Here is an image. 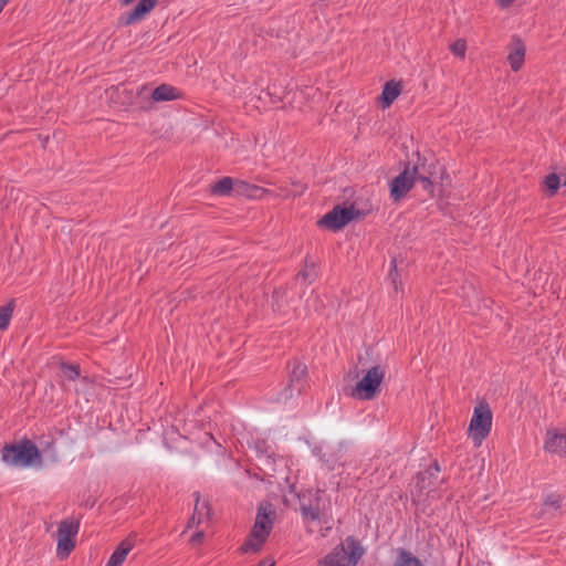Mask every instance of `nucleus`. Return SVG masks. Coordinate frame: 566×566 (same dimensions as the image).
I'll return each instance as SVG.
<instances>
[{
    "label": "nucleus",
    "mask_w": 566,
    "mask_h": 566,
    "mask_svg": "<svg viewBox=\"0 0 566 566\" xmlns=\"http://www.w3.org/2000/svg\"><path fill=\"white\" fill-rule=\"evenodd\" d=\"M63 375L70 380H75L80 377V367L77 365L62 364Z\"/></svg>",
    "instance_id": "obj_25"
},
{
    "label": "nucleus",
    "mask_w": 566,
    "mask_h": 566,
    "mask_svg": "<svg viewBox=\"0 0 566 566\" xmlns=\"http://www.w3.org/2000/svg\"><path fill=\"white\" fill-rule=\"evenodd\" d=\"M305 186L303 184H294L293 189L285 191L282 196L284 197H296L303 193Z\"/></svg>",
    "instance_id": "obj_27"
},
{
    "label": "nucleus",
    "mask_w": 566,
    "mask_h": 566,
    "mask_svg": "<svg viewBox=\"0 0 566 566\" xmlns=\"http://www.w3.org/2000/svg\"><path fill=\"white\" fill-rule=\"evenodd\" d=\"M302 516L304 522L307 524V531L313 532V528L311 526V523L316 522L319 520V512L317 509L313 506H305L303 505L301 507Z\"/></svg>",
    "instance_id": "obj_19"
},
{
    "label": "nucleus",
    "mask_w": 566,
    "mask_h": 566,
    "mask_svg": "<svg viewBox=\"0 0 566 566\" xmlns=\"http://www.w3.org/2000/svg\"><path fill=\"white\" fill-rule=\"evenodd\" d=\"M385 378V369L380 366L369 368L364 377L352 389L350 396L359 400H371L378 392Z\"/></svg>",
    "instance_id": "obj_4"
},
{
    "label": "nucleus",
    "mask_w": 566,
    "mask_h": 566,
    "mask_svg": "<svg viewBox=\"0 0 566 566\" xmlns=\"http://www.w3.org/2000/svg\"><path fill=\"white\" fill-rule=\"evenodd\" d=\"M418 167H406L390 182V197L394 201H399L412 188L417 180Z\"/></svg>",
    "instance_id": "obj_7"
},
{
    "label": "nucleus",
    "mask_w": 566,
    "mask_h": 566,
    "mask_svg": "<svg viewBox=\"0 0 566 566\" xmlns=\"http://www.w3.org/2000/svg\"><path fill=\"white\" fill-rule=\"evenodd\" d=\"M546 452L566 458V429L549 428L544 439Z\"/></svg>",
    "instance_id": "obj_9"
},
{
    "label": "nucleus",
    "mask_w": 566,
    "mask_h": 566,
    "mask_svg": "<svg viewBox=\"0 0 566 566\" xmlns=\"http://www.w3.org/2000/svg\"><path fill=\"white\" fill-rule=\"evenodd\" d=\"M400 83L395 81L387 82L380 95L381 107L384 109L389 107L394 103V101L400 95Z\"/></svg>",
    "instance_id": "obj_15"
},
{
    "label": "nucleus",
    "mask_w": 566,
    "mask_h": 566,
    "mask_svg": "<svg viewBox=\"0 0 566 566\" xmlns=\"http://www.w3.org/2000/svg\"><path fill=\"white\" fill-rule=\"evenodd\" d=\"M274 300H275V303H279V298L281 297V294L279 292H276L274 295H273ZM276 310H280V306L279 304H276Z\"/></svg>",
    "instance_id": "obj_32"
},
{
    "label": "nucleus",
    "mask_w": 566,
    "mask_h": 566,
    "mask_svg": "<svg viewBox=\"0 0 566 566\" xmlns=\"http://www.w3.org/2000/svg\"><path fill=\"white\" fill-rule=\"evenodd\" d=\"M395 270H396V264H395V262L392 261V262H391V271H390V274H389L390 276H392V272H394Z\"/></svg>",
    "instance_id": "obj_34"
},
{
    "label": "nucleus",
    "mask_w": 566,
    "mask_h": 566,
    "mask_svg": "<svg viewBox=\"0 0 566 566\" xmlns=\"http://www.w3.org/2000/svg\"><path fill=\"white\" fill-rule=\"evenodd\" d=\"M439 471L440 468L438 463H433L427 470L417 475L416 486L419 488L421 492L427 491L429 494L432 491V484L438 481Z\"/></svg>",
    "instance_id": "obj_11"
},
{
    "label": "nucleus",
    "mask_w": 566,
    "mask_h": 566,
    "mask_svg": "<svg viewBox=\"0 0 566 566\" xmlns=\"http://www.w3.org/2000/svg\"><path fill=\"white\" fill-rule=\"evenodd\" d=\"M6 3H7V0H0V12L3 10Z\"/></svg>",
    "instance_id": "obj_33"
},
{
    "label": "nucleus",
    "mask_w": 566,
    "mask_h": 566,
    "mask_svg": "<svg viewBox=\"0 0 566 566\" xmlns=\"http://www.w3.org/2000/svg\"><path fill=\"white\" fill-rule=\"evenodd\" d=\"M355 212L353 206H337L319 220V224L331 230H339L355 218Z\"/></svg>",
    "instance_id": "obj_8"
},
{
    "label": "nucleus",
    "mask_w": 566,
    "mask_h": 566,
    "mask_svg": "<svg viewBox=\"0 0 566 566\" xmlns=\"http://www.w3.org/2000/svg\"><path fill=\"white\" fill-rule=\"evenodd\" d=\"M272 526L273 521L270 514L263 507H260L251 534L242 545L241 551L244 553L259 552L270 535Z\"/></svg>",
    "instance_id": "obj_3"
},
{
    "label": "nucleus",
    "mask_w": 566,
    "mask_h": 566,
    "mask_svg": "<svg viewBox=\"0 0 566 566\" xmlns=\"http://www.w3.org/2000/svg\"><path fill=\"white\" fill-rule=\"evenodd\" d=\"M255 450L260 453L261 459H263L265 462H269L270 453L268 450V446H265V443H263L262 447L259 443H256Z\"/></svg>",
    "instance_id": "obj_28"
},
{
    "label": "nucleus",
    "mask_w": 566,
    "mask_h": 566,
    "mask_svg": "<svg viewBox=\"0 0 566 566\" xmlns=\"http://www.w3.org/2000/svg\"><path fill=\"white\" fill-rule=\"evenodd\" d=\"M203 537V532L201 531H198L196 532L192 536H191V542L192 543H199L201 541V538Z\"/></svg>",
    "instance_id": "obj_30"
},
{
    "label": "nucleus",
    "mask_w": 566,
    "mask_h": 566,
    "mask_svg": "<svg viewBox=\"0 0 566 566\" xmlns=\"http://www.w3.org/2000/svg\"><path fill=\"white\" fill-rule=\"evenodd\" d=\"M2 460L9 465L28 468L41 465L42 459L36 446L31 441L7 446L2 450Z\"/></svg>",
    "instance_id": "obj_2"
},
{
    "label": "nucleus",
    "mask_w": 566,
    "mask_h": 566,
    "mask_svg": "<svg viewBox=\"0 0 566 566\" xmlns=\"http://www.w3.org/2000/svg\"><path fill=\"white\" fill-rule=\"evenodd\" d=\"M417 180H420L424 190H429L432 187V184L428 177L418 175Z\"/></svg>",
    "instance_id": "obj_29"
},
{
    "label": "nucleus",
    "mask_w": 566,
    "mask_h": 566,
    "mask_svg": "<svg viewBox=\"0 0 566 566\" xmlns=\"http://www.w3.org/2000/svg\"><path fill=\"white\" fill-rule=\"evenodd\" d=\"M560 495L556 493H551L546 495L543 502L545 513L553 514L554 512L558 511V509L560 507Z\"/></svg>",
    "instance_id": "obj_18"
},
{
    "label": "nucleus",
    "mask_w": 566,
    "mask_h": 566,
    "mask_svg": "<svg viewBox=\"0 0 566 566\" xmlns=\"http://www.w3.org/2000/svg\"><path fill=\"white\" fill-rule=\"evenodd\" d=\"M492 428V412L485 405H479L474 408L469 424V436L474 446H481L482 441L489 436Z\"/></svg>",
    "instance_id": "obj_5"
},
{
    "label": "nucleus",
    "mask_w": 566,
    "mask_h": 566,
    "mask_svg": "<svg viewBox=\"0 0 566 566\" xmlns=\"http://www.w3.org/2000/svg\"><path fill=\"white\" fill-rule=\"evenodd\" d=\"M306 371L307 368L303 363H294L293 368L290 373V385L283 392V399L285 401L292 398L294 396V392H301L303 388L301 380L305 377Z\"/></svg>",
    "instance_id": "obj_10"
},
{
    "label": "nucleus",
    "mask_w": 566,
    "mask_h": 566,
    "mask_svg": "<svg viewBox=\"0 0 566 566\" xmlns=\"http://www.w3.org/2000/svg\"><path fill=\"white\" fill-rule=\"evenodd\" d=\"M206 436L208 437L209 440L213 441L217 444V442L214 441L213 437L210 433H206ZM218 447H220L219 443Z\"/></svg>",
    "instance_id": "obj_35"
},
{
    "label": "nucleus",
    "mask_w": 566,
    "mask_h": 566,
    "mask_svg": "<svg viewBox=\"0 0 566 566\" xmlns=\"http://www.w3.org/2000/svg\"><path fill=\"white\" fill-rule=\"evenodd\" d=\"M78 532V523L66 518L63 520L57 530L56 554L60 558H66L75 546V536Z\"/></svg>",
    "instance_id": "obj_6"
},
{
    "label": "nucleus",
    "mask_w": 566,
    "mask_h": 566,
    "mask_svg": "<svg viewBox=\"0 0 566 566\" xmlns=\"http://www.w3.org/2000/svg\"><path fill=\"white\" fill-rule=\"evenodd\" d=\"M13 312L12 303L0 306V331L6 329L11 321Z\"/></svg>",
    "instance_id": "obj_23"
},
{
    "label": "nucleus",
    "mask_w": 566,
    "mask_h": 566,
    "mask_svg": "<svg viewBox=\"0 0 566 566\" xmlns=\"http://www.w3.org/2000/svg\"><path fill=\"white\" fill-rule=\"evenodd\" d=\"M452 54L460 59H464L467 52V42L463 39H458L450 45Z\"/></svg>",
    "instance_id": "obj_24"
},
{
    "label": "nucleus",
    "mask_w": 566,
    "mask_h": 566,
    "mask_svg": "<svg viewBox=\"0 0 566 566\" xmlns=\"http://www.w3.org/2000/svg\"><path fill=\"white\" fill-rule=\"evenodd\" d=\"M499 3L502 6V7H507L509 4H511L514 0H497Z\"/></svg>",
    "instance_id": "obj_31"
},
{
    "label": "nucleus",
    "mask_w": 566,
    "mask_h": 566,
    "mask_svg": "<svg viewBox=\"0 0 566 566\" xmlns=\"http://www.w3.org/2000/svg\"><path fill=\"white\" fill-rule=\"evenodd\" d=\"M525 59V46L524 44L516 40L510 46V52L507 55L509 63L513 71H518Z\"/></svg>",
    "instance_id": "obj_12"
},
{
    "label": "nucleus",
    "mask_w": 566,
    "mask_h": 566,
    "mask_svg": "<svg viewBox=\"0 0 566 566\" xmlns=\"http://www.w3.org/2000/svg\"><path fill=\"white\" fill-rule=\"evenodd\" d=\"M545 186L552 195L555 193L559 188V177L555 174L548 175L545 178Z\"/></svg>",
    "instance_id": "obj_26"
},
{
    "label": "nucleus",
    "mask_w": 566,
    "mask_h": 566,
    "mask_svg": "<svg viewBox=\"0 0 566 566\" xmlns=\"http://www.w3.org/2000/svg\"><path fill=\"white\" fill-rule=\"evenodd\" d=\"M133 0H123V4H129Z\"/></svg>",
    "instance_id": "obj_36"
},
{
    "label": "nucleus",
    "mask_w": 566,
    "mask_h": 566,
    "mask_svg": "<svg viewBox=\"0 0 566 566\" xmlns=\"http://www.w3.org/2000/svg\"><path fill=\"white\" fill-rule=\"evenodd\" d=\"M365 551L360 543L349 536L344 543L337 545L321 562V566H356Z\"/></svg>",
    "instance_id": "obj_1"
},
{
    "label": "nucleus",
    "mask_w": 566,
    "mask_h": 566,
    "mask_svg": "<svg viewBox=\"0 0 566 566\" xmlns=\"http://www.w3.org/2000/svg\"><path fill=\"white\" fill-rule=\"evenodd\" d=\"M207 505L206 503H199V499H197L195 513L188 523V527H193L195 525H199L202 523L203 517L207 515Z\"/></svg>",
    "instance_id": "obj_20"
},
{
    "label": "nucleus",
    "mask_w": 566,
    "mask_h": 566,
    "mask_svg": "<svg viewBox=\"0 0 566 566\" xmlns=\"http://www.w3.org/2000/svg\"><path fill=\"white\" fill-rule=\"evenodd\" d=\"M180 96L179 91L167 84H161L153 91L151 97L155 102H168L177 99Z\"/></svg>",
    "instance_id": "obj_16"
},
{
    "label": "nucleus",
    "mask_w": 566,
    "mask_h": 566,
    "mask_svg": "<svg viewBox=\"0 0 566 566\" xmlns=\"http://www.w3.org/2000/svg\"><path fill=\"white\" fill-rule=\"evenodd\" d=\"M133 547L134 544L130 539L122 541L111 555L106 566H122Z\"/></svg>",
    "instance_id": "obj_13"
},
{
    "label": "nucleus",
    "mask_w": 566,
    "mask_h": 566,
    "mask_svg": "<svg viewBox=\"0 0 566 566\" xmlns=\"http://www.w3.org/2000/svg\"><path fill=\"white\" fill-rule=\"evenodd\" d=\"M158 0H140L135 9L128 14L126 19V24H132L140 19H143L148 12H150Z\"/></svg>",
    "instance_id": "obj_14"
},
{
    "label": "nucleus",
    "mask_w": 566,
    "mask_h": 566,
    "mask_svg": "<svg viewBox=\"0 0 566 566\" xmlns=\"http://www.w3.org/2000/svg\"><path fill=\"white\" fill-rule=\"evenodd\" d=\"M233 186V181L230 177H223L212 186V192L219 196L228 195Z\"/></svg>",
    "instance_id": "obj_21"
},
{
    "label": "nucleus",
    "mask_w": 566,
    "mask_h": 566,
    "mask_svg": "<svg viewBox=\"0 0 566 566\" xmlns=\"http://www.w3.org/2000/svg\"><path fill=\"white\" fill-rule=\"evenodd\" d=\"M394 566H421V563L410 552L400 549Z\"/></svg>",
    "instance_id": "obj_17"
},
{
    "label": "nucleus",
    "mask_w": 566,
    "mask_h": 566,
    "mask_svg": "<svg viewBox=\"0 0 566 566\" xmlns=\"http://www.w3.org/2000/svg\"><path fill=\"white\" fill-rule=\"evenodd\" d=\"M300 275L302 276V279L305 282H307V283L313 282L316 277L315 262L310 259H306L304 268H303L302 272L300 273Z\"/></svg>",
    "instance_id": "obj_22"
}]
</instances>
